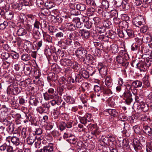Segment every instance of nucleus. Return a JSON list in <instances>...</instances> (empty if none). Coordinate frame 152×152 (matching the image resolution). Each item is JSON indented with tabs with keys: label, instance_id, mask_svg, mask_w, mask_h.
I'll list each match as a JSON object with an SVG mask.
<instances>
[{
	"label": "nucleus",
	"instance_id": "obj_27",
	"mask_svg": "<svg viewBox=\"0 0 152 152\" xmlns=\"http://www.w3.org/2000/svg\"><path fill=\"white\" fill-rule=\"evenodd\" d=\"M55 5V4L53 2L50 0L47 1L45 4V7L48 9H51L54 7Z\"/></svg>",
	"mask_w": 152,
	"mask_h": 152
},
{
	"label": "nucleus",
	"instance_id": "obj_35",
	"mask_svg": "<svg viewBox=\"0 0 152 152\" xmlns=\"http://www.w3.org/2000/svg\"><path fill=\"white\" fill-rule=\"evenodd\" d=\"M12 142L15 146L18 145L20 143L19 138L15 136L12 137Z\"/></svg>",
	"mask_w": 152,
	"mask_h": 152
},
{
	"label": "nucleus",
	"instance_id": "obj_43",
	"mask_svg": "<svg viewBox=\"0 0 152 152\" xmlns=\"http://www.w3.org/2000/svg\"><path fill=\"white\" fill-rule=\"evenodd\" d=\"M126 35L128 38V37L131 38L134 37V31L131 29H128L126 30Z\"/></svg>",
	"mask_w": 152,
	"mask_h": 152
},
{
	"label": "nucleus",
	"instance_id": "obj_50",
	"mask_svg": "<svg viewBox=\"0 0 152 152\" xmlns=\"http://www.w3.org/2000/svg\"><path fill=\"white\" fill-rule=\"evenodd\" d=\"M32 118V116L29 114H25L24 118L26 119L25 120H24L23 122L26 123L29 121H30Z\"/></svg>",
	"mask_w": 152,
	"mask_h": 152
},
{
	"label": "nucleus",
	"instance_id": "obj_6",
	"mask_svg": "<svg viewBox=\"0 0 152 152\" xmlns=\"http://www.w3.org/2000/svg\"><path fill=\"white\" fill-rule=\"evenodd\" d=\"M100 74L102 77H105L107 74V68L102 63L98 64V67Z\"/></svg>",
	"mask_w": 152,
	"mask_h": 152
},
{
	"label": "nucleus",
	"instance_id": "obj_15",
	"mask_svg": "<svg viewBox=\"0 0 152 152\" xmlns=\"http://www.w3.org/2000/svg\"><path fill=\"white\" fill-rule=\"evenodd\" d=\"M141 71L145 72L148 69L145 62L143 61H140L138 62L137 67Z\"/></svg>",
	"mask_w": 152,
	"mask_h": 152
},
{
	"label": "nucleus",
	"instance_id": "obj_38",
	"mask_svg": "<svg viewBox=\"0 0 152 152\" xmlns=\"http://www.w3.org/2000/svg\"><path fill=\"white\" fill-rule=\"evenodd\" d=\"M87 71L90 75L92 76L96 72L95 69L91 66H89L87 68Z\"/></svg>",
	"mask_w": 152,
	"mask_h": 152
},
{
	"label": "nucleus",
	"instance_id": "obj_53",
	"mask_svg": "<svg viewBox=\"0 0 152 152\" xmlns=\"http://www.w3.org/2000/svg\"><path fill=\"white\" fill-rule=\"evenodd\" d=\"M61 31L58 32L56 35V37L57 39H59L62 38L64 36V31L63 29H61Z\"/></svg>",
	"mask_w": 152,
	"mask_h": 152
},
{
	"label": "nucleus",
	"instance_id": "obj_12",
	"mask_svg": "<svg viewBox=\"0 0 152 152\" xmlns=\"http://www.w3.org/2000/svg\"><path fill=\"white\" fill-rule=\"evenodd\" d=\"M60 64L63 66H72L74 64V62L68 59H61L60 61Z\"/></svg>",
	"mask_w": 152,
	"mask_h": 152
},
{
	"label": "nucleus",
	"instance_id": "obj_28",
	"mask_svg": "<svg viewBox=\"0 0 152 152\" xmlns=\"http://www.w3.org/2000/svg\"><path fill=\"white\" fill-rule=\"evenodd\" d=\"M113 21L115 24H118L119 26H121L123 24L126 25L127 24V22L126 21H121L120 19L118 18H114Z\"/></svg>",
	"mask_w": 152,
	"mask_h": 152
},
{
	"label": "nucleus",
	"instance_id": "obj_51",
	"mask_svg": "<svg viewBox=\"0 0 152 152\" xmlns=\"http://www.w3.org/2000/svg\"><path fill=\"white\" fill-rule=\"evenodd\" d=\"M27 17L26 19L30 23H33L34 19L35 18L34 16L31 15H27Z\"/></svg>",
	"mask_w": 152,
	"mask_h": 152
},
{
	"label": "nucleus",
	"instance_id": "obj_10",
	"mask_svg": "<svg viewBox=\"0 0 152 152\" xmlns=\"http://www.w3.org/2000/svg\"><path fill=\"white\" fill-rule=\"evenodd\" d=\"M49 107L47 104H43L42 106L39 107L37 109V111L41 114L43 113L48 112Z\"/></svg>",
	"mask_w": 152,
	"mask_h": 152
},
{
	"label": "nucleus",
	"instance_id": "obj_4",
	"mask_svg": "<svg viewBox=\"0 0 152 152\" xmlns=\"http://www.w3.org/2000/svg\"><path fill=\"white\" fill-rule=\"evenodd\" d=\"M122 96L126 103L129 104L132 100L131 92L129 91H127L124 93Z\"/></svg>",
	"mask_w": 152,
	"mask_h": 152
},
{
	"label": "nucleus",
	"instance_id": "obj_14",
	"mask_svg": "<svg viewBox=\"0 0 152 152\" xmlns=\"http://www.w3.org/2000/svg\"><path fill=\"white\" fill-rule=\"evenodd\" d=\"M152 37L150 34H145L143 35L142 40L145 43H148L152 41Z\"/></svg>",
	"mask_w": 152,
	"mask_h": 152
},
{
	"label": "nucleus",
	"instance_id": "obj_25",
	"mask_svg": "<svg viewBox=\"0 0 152 152\" xmlns=\"http://www.w3.org/2000/svg\"><path fill=\"white\" fill-rule=\"evenodd\" d=\"M73 23L75 24L76 28H80L82 27V23L80 22V19L78 18H73L72 20Z\"/></svg>",
	"mask_w": 152,
	"mask_h": 152
},
{
	"label": "nucleus",
	"instance_id": "obj_49",
	"mask_svg": "<svg viewBox=\"0 0 152 152\" xmlns=\"http://www.w3.org/2000/svg\"><path fill=\"white\" fill-rule=\"evenodd\" d=\"M94 9L92 8H89L87 10L86 14L88 16H91L94 14Z\"/></svg>",
	"mask_w": 152,
	"mask_h": 152
},
{
	"label": "nucleus",
	"instance_id": "obj_55",
	"mask_svg": "<svg viewBox=\"0 0 152 152\" xmlns=\"http://www.w3.org/2000/svg\"><path fill=\"white\" fill-rule=\"evenodd\" d=\"M60 113V108L57 107L54 110L53 114L56 118H57Z\"/></svg>",
	"mask_w": 152,
	"mask_h": 152
},
{
	"label": "nucleus",
	"instance_id": "obj_30",
	"mask_svg": "<svg viewBox=\"0 0 152 152\" xmlns=\"http://www.w3.org/2000/svg\"><path fill=\"white\" fill-rule=\"evenodd\" d=\"M76 6L77 10L81 11L85 10L86 7L85 4L81 3L76 4Z\"/></svg>",
	"mask_w": 152,
	"mask_h": 152
},
{
	"label": "nucleus",
	"instance_id": "obj_9",
	"mask_svg": "<svg viewBox=\"0 0 152 152\" xmlns=\"http://www.w3.org/2000/svg\"><path fill=\"white\" fill-rule=\"evenodd\" d=\"M124 130L121 132L124 136L129 137L130 134V126L126 123H124Z\"/></svg>",
	"mask_w": 152,
	"mask_h": 152
},
{
	"label": "nucleus",
	"instance_id": "obj_45",
	"mask_svg": "<svg viewBox=\"0 0 152 152\" xmlns=\"http://www.w3.org/2000/svg\"><path fill=\"white\" fill-rule=\"evenodd\" d=\"M110 50L113 53H117L118 51V46L115 44H113L110 46Z\"/></svg>",
	"mask_w": 152,
	"mask_h": 152
},
{
	"label": "nucleus",
	"instance_id": "obj_60",
	"mask_svg": "<svg viewBox=\"0 0 152 152\" xmlns=\"http://www.w3.org/2000/svg\"><path fill=\"white\" fill-rule=\"evenodd\" d=\"M2 122L3 124L6 126H9V125L12 124H11L10 122L8 121L6 118H1V121Z\"/></svg>",
	"mask_w": 152,
	"mask_h": 152
},
{
	"label": "nucleus",
	"instance_id": "obj_29",
	"mask_svg": "<svg viewBox=\"0 0 152 152\" xmlns=\"http://www.w3.org/2000/svg\"><path fill=\"white\" fill-rule=\"evenodd\" d=\"M118 34V36L121 38H124L125 39L128 38L127 36L126 35V30L119 31Z\"/></svg>",
	"mask_w": 152,
	"mask_h": 152
},
{
	"label": "nucleus",
	"instance_id": "obj_17",
	"mask_svg": "<svg viewBox=\"0 0 152 152\" xmlns=\"http://www.w3.org/2000/svg\"><path fill=\"white\" fill-rule=\"evenodd\" d=\"M29 102L30 105L36 106L38 103V101L37 98L34 96H30Z\"/></svg>",
	"mask_w": 152,
	"mask_h": 152
},
{
	"label": "nucleus",
	"instance_id": "obj_23",
	"mask_svg": "<svg viewBox=\"0 0 152 152\" xmlns=\"http://www.w3.org/2000/svg\"><path fill=\"white\" fill-rule=\"evenodd\" d=\"M80 34L79 33L76 31L71 32L69 34V37L71 39L75 40L77 39L79 37Z\"/></svg>",
	"mask_w": 152,
	"mask_h": 152
},
{
	"label": "nucleus",
	"instance_id": "obj_59",
	"mask_svg": "<svg viewBox=\"0 0 152 152\" xmlns=\"http://www.w3.org/2000/svg\"><path fill=\"white\" fill-rule=\"evenodd\" d=\"M23 64L21 62H18L15 65V68L16 70L19 71L23 66Z\"/></svg>",
	"mask_w": 152,
	"mask_h": 152
},
{
	"label": "nucleus",
	"instance_id": "obj_34",
	"mask_svg": "<svg viewBox=\"0 0 152 152\" xmlns=\"http://www.w3.org/2000/svg\"><path fill=\"white\" fill-rule=\"evenodd\" d=\"M66 102L69 104H73L75 102L74 99L69 96H65L64 98Z\"/></svg>",
	"mask_w": 152,
	"mask_h": 152
},
{
	"label": "nucleus",
	"instance_id": "obj_16",
	"mask_svg": "<svg viewBox=\"0 0 152 152\" xmlns=\"http://www.w3.org/2000/svg\"><path fill=\"white\" fill-rule=\"evenodd\" d=\"M64 136L66 137H69V140H70V142L71 144H76V138L75 136L73 135L67 133H65L64 134Z\"/></svg>",
	"mask_w": 152,
	"mask_h": 152
},
{
	"label": "nucleus",
	"instance_id": "obj_21",
	"mask_svg": "<svg viewBox=\"0 0 152 152\" xmlns=\"http://www.w3.org/2000/svg\"><path fill=\"white\" fill-rule=\"evenodd\" d=\"M79 32L83 38L88 39L90 37V33L88 31L83 29L80 30Z\"/></svg>",
	"mask_w": 152,
	"mask_h": 152
},
{
	"label": "nucleus",
	"instance_id": "obj_48",
	"mask_svg": "<svg viewBox=\"0 0 152 152\" xmlns=\"http://www.w3.org/2000/svg\"><path fill=\"white\" fill-rule=\"evenodd\" d=\"M124 59H125L121 56H118L116 58V61L120 64H121L124 62Z\"/></svg>",
	"mask_w": 152,
	"mask_h": 152
},
{
	"label": "nucleus",
	"instance_id": "obj_13",
	"mask_svg": "<svg viewBox=\"0 0 152 152\" xmlns=\"http://www.w3.org/2000/svg\"><path fill=\"white\" fill-rule=\"evenodd\" d=\"M133 146L136 152H138L141 149V144L140 143L139 141L136 139L133 140Z\"/></svg>",
	"mask_w": 152,
	"mask_h": 152
},
{
	"label": "nucleus",
	"instance_id": "obj_36",
	"mask_svg": "<svg viewBox=\"0 0 152 152\" xmlns=\"http://www.w3.org/2000/svg\"><path fill=\"white\" fill-rule=\"evenodd\" d=\"M26 31L25 29L22 28H19L17 31L18 35L20 36L25 35L26 34Z\"/></svg>",
	"mask_w": 152,
	"mask_h": 152
},
{
	"label": "nucleus",
	"instance_id": "obj_24",
	"mask_svg": "<svg viewBox=\"0 0 152 152\" xmlns=\"http://www.w3.org/2000/svg\"><path fill=\"white\" fill-rule=\"evenodd\" d=\"M108 142V139L107 137L104 136L102 137L101 139L99 140V144L102 146L107 145Z\"/></svg>",
	"mask_w": 152,
	"mask_h": 152
},
{
	"label": "nucleus",
	"instance_id": "obj_3",
	"mask_svg": "<svg viewBox=\"0 0 152 152\" xmlns=\"http://www.w3.org/2000/svg\"><path fill=\"white\" fill-rule=\"evenodd\" d=\"M88 127L89 128H90L91 130H93L92 132L90 133V134H91V135L90 136L91 138L93 137L94 136V135L96 137L98 138L99 137V132L98 131L97 129V127L96 125L90 124L88 126Z\"/></svg>",
	"mask_w": 152,
	"mask_h": 152
},
{
	"label": "nucleus",
	"instance_id": "obj_20",
	"mask_svg": "<svg viewBox=\"0 0 152 152\" xmlns=\"http://www.w3.org/2000/svg\"><path fill=\"white\" fill-rule=\"evenodd\" d=\"M14 128V125L12 124L9 125L7 128V131L10 134H15L16 132V129Z\"/></svg>",
	"mask_w": 152,
	"mask_h": 152
},
{
	"label": "nucleus",
	"instance_id": "obj_31",
	"mask_svg": "<svg viewBox=\"0 0 152 152\" xmlns=\"http://www.w3.org/2000/svg\"><path fill=\"white\" fill-rule=\"evenodd\" d=\"M13 13L12 12L8 11L5 12L4 15L7 19L11 20L13 18Z\"/></svg>",
	"mask_w": 152,
	"mask_h": 152
},
{
	"label": "nucleus",
	"instance_id": "obj_57",
	"mask_svg": "<svg viewBox=\"0 0 152 152\" xmlns=\"http://www.w3.org/2000/svg\"><path fill=\"white\" fill-rule=\"evenodd\" d=\"M12 6L13 8L19 10H21L22 8L21 5L18 3H14L12 4Z\"/></svg>",
	"mask_w": 152,
	"mask_h": 152
},
{
	"label": "nucleus",
	"instance_id": "obj_61",
	"mask_svg": "<svg viewBox=\"0 0 152 152\" xmlns=\"http://www.w3.org/2000/svg\"><path fill=\"white\" fill-rule=\"evenodd\" d=\"M34 75L36 79H38L41 75L39 70L38 69H36L34 71Z\"/></svg>",
	"mask_w": 152,
	"mask_h": 152
},
{
	"label": "nucleus",
	"instance_id": "obj_62",
	"mask_svg": "<svg viewBox=\"0 0 152 152\" xmlns=\"http://www.w3.org/2000/svg\"><path fill=\"white\" fill-rule=\"evenodd\" d=\"M66 124L64 121H61L59 125V129L61 130H63L66 128Z\"/></svg>",
	"mask_w": 152,
	"mask_h": 152
},
{
	"label": "nucleus",
	"instance_id": "obj_8",
	"mask_svg": "<svg viewBox=\"0 0 152 152\" xmlns=\"http://www.w3.org/2000/svg\"><path fill=\"white\" fill-rule=\"evenodd\" d=\"M144 21L143 18L141 16H139L134 18L132 23L136 26L139 27L142 24Z\"/></svg>",
	"mask_w": 152,
	"mask_h": 152
},
{
	"label": "nucleus",
	"instance_id": "obj_63",
	"mask_svg": "<svg viewBox=\"0 0 152 152\" xmlns=\"http://www.w3.org/2000/svg\"><path fill=\"white\" fill-rule=\"evenodd\" d=\"M44 2L42 0H36V4L37 6L40 8L43 7Z\"/></svg>",
	"mask_w": 152,
	"mask_h": 152
},
{
	"label": "nucleus",
	"instance_id": "obj_1",
	"mask_svg": "<svg viewBox=\"0 0 152 152\" xmlns=\"http://www.w3.org/2000/svg\"><path fill=\"white\" fill-rule=\"evenodd\" d=\"M55 92L53 88H49L47 91L44 94L45 99V100H48L52 99H57L58 98V96L57 94H55Z\"/></svg>",
	"mask_w": 152,
	"mask_h": 152
},
{
	"label": "nucleus",
	"instance_id": "obj_40",
	"mask_svg": "<svg viewBox=\"0 0 152 152\" xmlns=\"http://www.w3.org/2000/svg\"><path fill=\"white\" fill-rule=\"evenodd\" d=\"M30 58V56L27 54H22L21 56L22 60L25 61L29 60Z\"/></svg>",
	"mask_w": 152,
	"mask_h": 152
},
{
	"label": "nucleus",
	"instance_id": "obj_47",
	"mask_svg": "<svg viewBox=\"0 0 152 152\" xmlns=\"http://www.w3.org/2000/svg\"><path fill=\"white\" fill-rule=\"evenodd\" d=\"M58 44L59 47L64 49H66L67 46L66 43L61 40L58 41Z\"/></svg>",
	"mask_w": 152,
	"mask_h": 152
},
{
	"label": "nucleus",
	"instance_id": "obj_44",
	"mask_svg": "<svg viewBox=\"0 0 152 152\" xmlns=\"http://www.w3.org/2000/svg\"><path fill=\"white\" fill-rule=\"evenodd\" d=\"M31 80L30 79H28L26 80H25L22 81L21 82V86L23 87H26L28 85L31 83Z\"/></svg>",
	"mask_w": 152,
	"mask_h": 152
},
{
	"label": "nucleus",
	"instance_id": "obj_52",
	"mask_svg": "<svg viewBox=\"0 0 152 152\" xmlns=\"http://www.w3.org/2000/svg\"><path fill=\"white\" fill-rule=\"evenodd\" d=\"M80 74L82 76L85 78H88L89 77V75H90L87 71L85 70H83L80 72Z\"/></svg>",
	"mask_w": 152,
	"mask_h": 152
},
{
	"label": "nucleus",
	"instance_id": "obj_58",
	"mask_svg": "<svg viewBox=\"0 0 152 152\" xmlns=\"http://www.w3.org/2000/svg\"><path fill=\"white\" fill-rule=\"evenodd\" d=\"M23 67V69L25 73L27 75L30 74L31 72L30 66H25V65Z\"/></svg>",
	"mask_w": 152,
	"mask_h": 152
},
{
	"label": "nucleus",
	"instance_id": "obj_19",
	"mask_svg": "<svg viewBox=\"0 0 152 152\" xmlns=\"http://www.w3.org/2000/svg\"><path fill=\"white\" fill-rule=\"evenodd\" d=\"M94 90L95 92L97 93L96 94L98 96H102L103 95L102 92V90L101 87L99 85H95L94 88Z\"/></svg>",
	"mask_w": 152,
	"mask_h": 152
},
{
	"label": "nucleus",
	"instance_id": "obj_37",
	"mask_svg": "<svg viewBox=\"0 0 152 152\" xmlns=\"http://www.w3.org/2000/svg\"><path fill=\"white\" fill-rule=\"evenodd\" d=\"M142 85V83L138 80L135 81L132 83V85L135 88H138L141 87Z\"/></svg>",
	"mask_w": 152,
	"mask_h": 152
},
{
	"label": "nucleus",
	"instance_id": "obj_46",
	"mask_svg": "<svg viewBox=\"0 0 152 152\" xmlns=\"http://www.w3.org/2000/svg\"><path fill=\"white\" fill-rule=\"evenodd\" d=\"M131 49L133 51H138L140 49V45L136 43H134L131 46Z\"/></svg>",
	"mask_w": 152,
	"mask_h": 152
},
{
	"label": "nucleus",
	"instance_id": "obj_7",
	"mask_svg": "<svg viewBox=\"0 0 152 152\" xmlns=\"http://www.w3.org/2000/svg\"><path fill=\"white\" fill-rule=\"evenodd\" d=\"M143 132L148 136L149 139L152 140V130L151 128L147 125L143 126Z\"/></svg>",
	"mask_w": 152,
	"mask_h": 152
},
{
	"label": "nucleus",
	"instance_id": "obj_5",
	"mask_svg": "<svg viewBox=\"0 0 152 152\" xmlns=\"http://www.w3.org/2000/svg\"><path fill=\"white\" fill-rule=\"evenodd\" d=\"M7 91V92H10V93L15 95L18 94L20 91H19L18 88L16 85H10L8 87Z\"/></svg>",
	"mask_w": 152,
	"mask_h": 152
},
{
	"label": "nucleus",
	"instance_id": "obj_2",
	"mask_svg": "<svg viewBox=\"0 0 152 152\" xmlns=\"http://www.w3.org/2000/svg\"><path fill=\"white\" fill-rule=\"evenodd\" d=\"M75 52L76 56L81 59L86 56L87 51L83 48H77Z\"/></svg>",
	"mask_w": 152,
	"mask_h": 152
},
{
	"label": "nucleus",
	"instance_id": "obj_22",
	"mask_svg": "<svg viewBox=\"0 0 152 152\" xmlns=\"http://www.w3.org/2000/svg\"><path fill=\"white\" fill-rule=\"evenodd\" d=\"M105 84L107 87L108 88L111 87L113 84L112 79L110 77L107 76L105 79Z\"/></svg>",
	"mask_w": 152,
	"mask_h": 152
},
{
	"label": "nucleus",
	"instance_id": "obj_32",
	"mask_svg": "<svg viewBox=\"0 0 152 152\" xmlns=\"http://www.w3.org/2000/svg\"><path fill=\"white\" fill-rule=\"evenodd\" d=\"M36 139V137L34 136H30L27 138V142L28 144L32 145Z\"/></svg>",
	"mask_w": 152,
	"mask_h": 152
},
{
	"label": "nucleus",
	"instance_id": "obj_39",
	"mask_svg": "<svg viewBox=\"0 0 152 152\" xmlns=\"http://www.w3.org/2000/svg\"><path fill=\"white\" fill-rule=\"evenodd\" d=\"M107 112L111 115L114 117H115L118 114L117 111L114 109H108Z\"/></svg>",
	"mask_w": 152,
	"mask_h": 152
},
{
	"label": "nucleus",
	"instance_id": "obj_11",
	"mask_svg": "<svg viewBox=\"0 0 152 152\" xmlns=\"http://www.w3.org/2000/svg\"><path fill=\"white\" fill-rule=\"evenodd\" d=\"M53 150V145L52 143H49L48 145L44 146L39 152H52Z\"/></svg>",
	"mask_w": 152,
	"mask_h": 152
},
{
	"label": "nucleus",
	"instance_id": "obj_41",
	"mask_svg": "<svg viewBox=\"0 0 152 152\" xmlns=\"http://www.w3.org/2000/svg\"><path fill=\"white\" fill-rule=\"evenodd\" d=\"M121 5L122 8L125 11L128 10L129 8V4L126 1L122 2Z\"/></svg>",
	"mask_w": 152,
	"mask_h": 152
},
{
	"label": "nucleus",
	"instance_id": "obj_18",
	"mask_svg": "<svg viewBox=\"0 0 152 152\" xmlns=\"http://www.w3.org/2000/svg\"><path fill=\"white\" fill-rule=\"evenodd\" d=\"M101 2V7L104 9H108L109 6V3L107 0H99Z\"/></svg>",
	"mask_w": 152,
	"mask_h": 152
},
{
	"label": "nucleus",
	"instance_id": "obj_54",
	"mask_svg": "<svg viewBox=\"0 0 152 152\" xmlns=\"http://www.w3.org/2000/svg\"><path fill=\"white\" fill-rule=\"evenodd\" d=\"M140 104L141 105L140 107L141 108L143 111L144 112H146L148 110V107L147 104H145H145L142 102V103H140Z\"/></svg>",
	"mask_w": 152,
	"mask_h": 152
},
{
	"label": "nucleus",
	"instance_id": "obj_56",
	"mask_svg": "<svg viewBox=\"0 0 152 152\" xmlns=\"http://www.w3.org/2000/svg\"><path fill=\"white\" fill-rule=\"evenodd\" d=\"M59 99V97L58 96V98H57V99H52L49 103L51 104L53 106H54L56 104L58 105V101Z\"/></svg>",
	"mask_w": 152,
	"mask_h": 152
},
{
	"label": "nucleus",
	"instance_id": "obj_26",
	"mask_svg": "<svg viewBox=\"0 0 152 152\" xmlns=\"http://www.w3.org/2000/svg\"><path fill=\"white\" fill-rule=\"evenodd\" d=\"M65 25L68 30L71 31H74L76 28L75 25L73 23H66Z\"/></svg>",
	"mask_w": 152,
	"mask_h": 152
},
{
	"label": "nucleus",
	"instance_id": "obj_42",
	"mask_svg": "<svg viewBox=\"0 0 152 152\" xmlns=\"http://www.w3.org/2000/svg\"><path fill=\"white\" fill-rule=\"evenodd\" d=\"M47 79L49 82L51 81H54L56 80V79L55 78V74L53 73H50L48 76L47 77Z\"/></svg>",
	"mask_w": 152,
	"mask_h": 152
},
{
	"label": "nucleus",
	"instance_id": "obj_64",
	"mask_svg": "<svg viewBox=\"0 0 152 152\" xmlns=\"http://www.w3.org/2000/svg\"><path fill=\"white\" fill-rule=\"evenodd\" d=\"M103 92L104 94H112V91L111 90L108 88H103Z\"/></svg>",
	"mask_w": 152,
	"mask_h": 152
},
{
	"label": "nucleus",
	"instance_id": "obj_33",
	"mask_svg": "<svg viewBox=\"0 0 152 152\" xmlns=\"http://www.w3.org/2000/svg\"><path fill=\"white\" fill-rule=\"evenodd\" d=\"M40 12L41 14L44 16L49 15L50 12L48 9L43 7L41 8Z\"/></svg>",
	"mask_w": 152,
	"mask_h": 152
}]
</instances>
